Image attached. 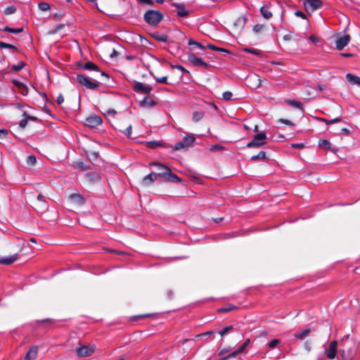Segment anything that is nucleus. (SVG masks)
<instances>
[{"mask_svg": "<svg viewBox=\"0 0 360 360\" xmlns=\"http://www.w3.org/2000/svg\"><path fill=\"white\" fill-rule=\"evenodd\" d=\"M25 65H26V63L23 61H21L16 65H13L11 66V69L13 71L18 72V71L21 70Z\"/></svg>", "mask_w": 360, "mask_h": 360, "instance_id": "72a5a7b5", "label": "nucleus"}, {"mask_svg": "<svg viewBox=\"0 0 360 360\" xmlns=\"http://www.w3.org/2000/svg\"><path fill=\"white\" fill-rule=\"evenodd\" d=\"M238 354H238V352L236 349L234 352H231L229 355H227V356H226L224 357H222L220 360H228L229 359L236 357Z\"/></svg>", "mask_w": 360, "mask_h": 360, "instance_id": "de8ad7c7", "label": "nucleus"}, {"mask_svg": "<svg viewBox=\"0 0 360 360\" xmlns=\"http://www.w3.org/2000/svg\"><path fill=\"white\" fill-rule=\"evenodd\" d=\"M292 148H304V143H292L291 145Z\"/></svg>", "mask_w": 360, "mask_h": 360, "instance_id": "e2e57ef3", "label": "nucleus"}, {"mask_svg": "<svg viewBox=\"0 0 360 360\" xmlns=\"http://www.w3.org/2000/svg\"><path fill=\"white\" fill-rule=\"evenodd\" d=\"M8 135V131L6 129H0V139H6Z\"/></svg>", "mask_w": 360, "mask_h": 360, "instance_id": "5fc2aeb1", "label": "nucleus"}, {"mask_svg": "<svg viewBox=\"0 0 360 360\" xmlns=\"http://www.w3.org/2000/svg\"><path fill=\"white\" fill-rule=\"evenodd\" d=\"M233 326H226L219 332V335H221V337H223L225 334L233 330Z\"/></svg>", "mask_w": 360, "mask_h": 360, "instance_id": "49530a36", "label": "nucleus"}, {"mask_svg": "<svg viewBox=\"0 0 360 360\" xmlns=\"http://www.w3.org/2000/svg\"><path fill=\"white\" fill-rule=\"evenodd\" d=\"M3 30L6 32L10 33H14V34H18L23 32L24 29L23 27H18V28H11L8 26H6Z\"/></svg>", "mask_w": 360, "mask_h": 360, "instance_id": "473e14b6", "label": "nucleus"}, {"mask_svg": "<svg viewBox=\"0 0 360 360\" xmlns=\"http://www.w3.org/2000/svg\"><path fill=\"white\" fill-rule=\"evenodd\" d=\"M224 148V146L217 144V145L212 146L211 148V150H222Z\"/></svg>", "mask_w": 360, "mask_h": 360, "instance_id": "0e129e2a", "label": "nucleus"}, {"mask_svg": "<svg viewBox=\"0 0 360 360\" xmlns=\"http://www.w3.org/2000/svg\"><path fill=\"white\" fill-rule=\"evenodd\" d=\"M151 165L159 167L160 168L164 169V172L162 173L158 174L159 177L161 178L163 181L167 182L181 181V179L176 174L172 172V170L169 167L157 162H152Z\"/></svg>", "mask_w": 360, "mask_h": 360, "instance_id": "7ed1b4c3", "label": "nucleus"}, {"mask_svg": "<svg viewBox=\"0 0 360 360\" xmlns=\"http://www.w3.org/2000/svg\"><path fill=\"white\" fill-rule=\"evenodd\" d=\"M195 141V138L193 136L187 135L184 136L182 141H179L174 146V150H179L181 149H188L189 147L193 146V143Z\"/></svg>", "mask_w": 360, "mask_h": 360, "instance_id": "6e6552de", "label": "nucleus"}, {"mask_svg": "<svg viewBox=\"0 0 360 360\" xmlns=\"http://www.w3.org/2000/svg\"><path fill=\"white\" fill-rule=\"evenodd\" d=\"M263 29H264V25L257 24L253 27L252 31L255 33H259V32H262Z\"/></svg>", "mask_w": 360, "mask_h": 360, "instance_id": "8fccbe9b", "label": "nucleus"}, {"mask_svg": "<svg viewBox=\"0 0 360 360\" xmlns=\"http://www.w3.org/2000/svg\"><path fill=\"white\" fill-rule=\"evenodd\" d=\"M260 12L262 16L266 19H270L273 16L272 13L269 11V8L266 6H262L260 8Z\"/></svg>", "mask_w": 360, "mask_h": 360, "instance_id": "bb28decb", "label": "nucleus"}, {"mask_svg": "<svg viewBox=\"0 0 360 360\" xmlns=\"http://www.w3.org/2000/svg\"><path fill=\"white\" fill-rule=\"evenodd\" d=\"M338 341L333 340L330 343L329 347L326 349L325 354L328 359H334L335 358L338 350Z\"/></svg>", "mask_w": 360, "mask_h": 360, "instance_id": "2eb2a0df", "label": "nucleus"}, {"mask_svg": "<svg viewBox=\"0 0 360 360\" xmlns=\"http://www.w3.org/2000/svg\"><path fill=\"white\" fill-rule=\"evenodd\" d=\"M205 116L203 111H195L193 113L192 120L194 122H198L201 120Z\"/></svg>", "mask_w": 360, "mask_h": 360, "instance_id": "c85d7f7f", "label": "nucleus"}, {"mask_svg": "<svg viewBox=\"0 0 360 360\" xmlns=\"http://www.w3.org/2000/svg\"><path fill=\"white\" fill-rule=\"evenodd\" d=\"M350 36L349 34L339 37L335 42L336 49L339 51L343 49L349 42Z\"/></svg>", "mask_w": 360, "mask_h": 360, "instance_id": "a211bd4d", "label": "nucleus"}, {"mask_svg": "<svg viewBox=\"0 0 360 360\" xmlns=\"http://www.w3.org/2000/svg\"><path fill=\"white\" fill-rule=\"evenodd\" d=\"M23 116L28 120H33V121H35L37 120V118L36 117H34V116H31V115H29L26 112H23Z\"/></svg>", "mask_w": 360, "mask_h": 360, "instance_id": "13d9d810", "label": "nucleus"}, {"mask_svg": "<svg viewBox=\"0 0 360 360\" xmlns=\"http://www.w3.org/2000/svg\"><path fill=\"white\" fill-rule=\"evenodd\" d=\"M0 49H10L15 51L17 50L16 47L11 44H7L0 41Z\"/></svg>", "mask_w": 360, "mask_h": 360, "instance_id": "a19ab883", "label": "nucleus"}, {"mask_svg": "<svg viewBox=\"0 0 360 360\" xmlns=\"http://www.w3.org/2000/svg\"><path fill=\"white\" fill-rule=\"evenodd\" d=\"M246 18L243 15L238 16L233 22L232 30L236 34H240L246 24Z\"/></svg>", "mask_w": 360, "mask_h": 360, "instance_id": "9b49d317", "label": "nucleus"}, {"mask_svg": "<svg viewBox=\"0 0 360 360\" xmlns=\"http://www.w3.org/2000/svg\"><path fill=\"white\" fill-rule=\"evenodd\" d=\"M34 206H35L36 209L41 210H42L46 207V201L44 200V196L42 194L39 193L38 195L37 198V202L34 204Z\"/></svg>", "mask_w": 360, "mask_h": 360, "instance_id": "5701e85b", "label": "nucleus"}, {"mask_svg": "<svg viewBox=\"0 0 360 360\" xmlns=\"http://www.w3.org/2000/svg\"><path fill=\"white\" fill-rule=\"evenodd\" d=\"M150 36L157 41L167 42L168 40V36L166 34H160L158 32H155L150 33Z\"/></svg>", "mask_w": 360, "mask_h": 360, "instance_id": "a878e982", "label": "nucleus"}, {"mask_svg": "<svg viewBox=\"0 0 360 360\" xmlns=\"http://www.w3.org/2000/svg\"><path fill=\"white\" fill-rule=\"evenodd\" d=\"M278 122H280V123H282V124H286V125H288V126H294L295 124L289 120H287V119H283V118H281L278 120Z\"/></svg>", "mask_w": 360, "mask_h": 360, "instance_id": "09e8293b", "label": "nucleus"}, {"mask_svg": "<svg viewBox=\"0 0 360 360\" xmlns=\"http://www.w3.org/2000/svg\"><path fill=\"white\" fill-rule=\"evenodd\" d=\"M16 12V8L14 6H9L4 9L5 15L13 14Z\"/></svg>", "mask_w": 360, "mask_h": 360, "instance_id": "58836bf2", "label": "nucleus"}, {"mask_svg": "<svg viewBox=\"0 0 360 360\" xmlns=\"http://www.w3.org/2000/svg\"><path fill=\"white\" fill-rule=\"evenodd\" d=\"M69 200L76 206H82L85 202L84 198L79 193L71 194L69 196Z\"/></svg>", "mask_w": 360, "mask_h": 360, "instance_id": "6ab92c4d", "label": "nucleus"}, {"mask_svg": "<svg viewBox=\"0 0 360 360\" xmlns=\"http://www.w3.org/2000/svg\"><path fill=\"white\" fill-rule=\"evenodd\" d=\"M159 177L158 174L155 172H151L146 175L142 180L139 182V186L141 188H146L150 186L153 184L154 181Z\"/></svg>", "mask_w": 360, "mask_h": 360, "instance_id": "f8f14e48", "label": "nucleus"}, {"mask_svg": "<svg viewBox=\"0 0 360 360\" xmlns=\"http://www.w3.org/2000/svg\"><path fill=\"white\" fill-rule=\"evenodd\" d=\"M157 101L153 99L151 97L146 96L140 102V105L142 106L154 107L157 105Z\"/></svg>", "mask_w": 360, "mask_h": 360, "instance_id": "393cba45", "label": "nucleus"}, {"mask_svg": "<svg viewBox=\"0 0 360 360\" xmlns=\"http://www.w3.org/2000/svg\"><path fill=\"white\" fill-rule=\"evenodd\" d=\"M98 77L89 78L85 75L77 74L74 80L86 89L94 90L98 87Z\"/></svg>", "mask_w": 360, "mask_h": 360, "instance_id": "f03ea898", "label": "nucleus"}, {"mask_svg": "<svg viewBox=\"0 0 360 360\" xmlns=\"http://www.w3.org/2000/svg\"><path fill=\"white\" fill-rule=\"evenodd\" d=\"M295 15L296 16L300 17V18H303V19H306V18H307V17H306V15H305L303 12H302V11H295Z\"/></svg>", "mask_w": 360, "mask_h": 360, "instance_id": "052dcab7", "label": "nucleus"}, {"mask_svg": "<svg viewBox=\"0 0 360 360\" xmlns=\"http://www.w3.org/2000/svg\"><path fill=\"white\" fill-rule=\"evenodd\" d=\"M265 139H266V133L264 131L259 132L253 136L252 140L248 142L246 146L248 148H259L266 144Z\"/></svg>", "mask_w": 360, "mask_h": 360, "instance_id": "423d86ee", "label": "nucleus"}, {"mask_svg": "<svg viewBox=\"0 0 360 360\" xmlns=\"http://www.w3.org/2000/svg\"><path fill=\"white\" fill-rule=\"evenodd\" d=\"M232 93L231 91H225L223 93L222 96L225 101H230L232 98Z\"/></svg>", "mask_w": 360, "mask_h": 360, "instance_id": "603ef678", "label": "nucleus"}, {"mask_svg": "<svg viewBox=\"0 0 360 360\" xmlns=\"http://www.w3.org/2000/svg\"><path fill=\"white\" fill-rule=\"evenodd\" d=\"M303 5L307 13H313L322 6L321 0H303Z\"/></svg>", "mask_w": 360, "mask_h": 360, "instance_id": "9d476101", "label": "nucleus"}, {"mask_svg": "<svg viewBox=\"0 0 360 360\" xmlns=\"http://www.w3.org/2000/svg\"><path fill=\"white\" fill-rule=\"evenodd\" d=\"M172 6H175L178 9L177 15L179 17H187L189 13L186 11L184 4L173 3Z\"/></svg>", "mask_w": 360, "mask_h": 360, "instance_id": "4be33fe9", "label": "nucleus"}, {"mask_svg": "<svg viewBox=\"0 0 360 360\" xmlns=\"http://www.w3.org/2000/svg\"><path fill=\"white\" fill-rule=\"evenodd\" d=\"M37 162V158L34 155H29L26 159V163L28 166H33Z\"/></svg>", "mask_w": 360, "mask_h": 360, "instance_id": "4c0bfd02", "label": "nucleus"}, {"mask_svg": "<svg viewBox=\"0 0 360 360\" xmlns=\"http://www.w3.org/2000/svg\"><path fill=\"white\" fill-rule=\"evenodd\" d=\"M188 60L194 66L202 67L205 69H207L209 67V65L207 63H205L201 58H198L194 54H190L188 56Z\"/></svg>", "mask_w": 360, "mask_h": 360, "instance_id": "dca6fc26", "label": "nucleus"}, {"mask_svg": "<svg viewBox=\"0 0 360 360\" xmlns=\"http://www.w3.org/2000/svg\"><path fill=\"white\" fill-rule=\"evenodd\" d=\"M64 102V97L62 94H59L57 98L58 104L60 105Z\"/></svg>", "mask_w": 360, "mask_h": 360, "instance_id": "69168bd1", "label": "nucleus"}, {"mask_svg": "<svg viewBox=\"0 0 360 360\" xmlns=\"http://www.w3.org/2000/svg\"><path fill=\"white\" fill-rule=\"evenodd\" d=\"M82 68L86 70L94 71L96 72L94 77L109 78V75L100 70L99 67L91 61H88L82 65Z\"/></svg>", "mask_w": 360, "mask_h": 360, "instance_id": "0eeeda50", "label": "nucleus"}, {"mask_svg": "<svg viewBox=\"0 0 360 360\" xmlns=\"http://www.w3.org/2000/svg\"><path fill=\"white\" fill-rule=\"evenodd\" d=\"M155 80H156V82H158L159 83H162V84H167L168 83L167 76H164V77H156Z\"/></svg>", "mask_w": 360, "mask_h": 360, "instance_id": "864d4df0", "label": "nucleus"}, {"mask_svg": "<svg viewBox=\"0 0 360 360\" xmlns=\"http://www.w3.org/2000/svg\"><path fill=\"white\" fill-rule=\"evenodd\" d=\"M188 44L189 46L194 45V46H197L198 48L202 49V50L205 49V46L202 44L193 40V39H190L188 40Z\"/></svg>", "mask_w": 360, "mask_h": 360, "instance_id": "ea45409f", "label": "nucleus"}, {"mask_svg": "<svg viewBox=\"0 0 360 360\" xmlns=\"http://www.w3.org/2000/svg\"><path fill=\"white\" fill-rule=\"evenodd\" d=\"M27 124V120L25 117V119L22 120L20 123H19V126L21 127V128H25Z\"/></svg>", "mask_w": 360, "mask_h": 360, "instance_id": "680f3d73", "label": "nucleus"}, {"mask_svg": "<svg viewBox=\"0 0 360 360\" xmlns=\"http://www.w3.org/2000/svg\"><path fill=\"white\" fill-rule=\"evenodd\" d=\"M143 19L148 25L157 26L163 20V15L158 11L148 10L144 13Z\"/></svg>", "mask_w": 360, "mask_h": 360, "instance_id": "39448f33", "label": "nucleus"}, {"mask_svg": "<svg viewBox=\"0 0 360 360\" xmlns=\"http://www.w3.org/2000/svg\"><path fill=\"white\" fill-rule=\"evenodd\" d=\"M238 307L236 306L230 304L228 307H223V308H220V309H217V312L218 313H226V312H229L233 309H236Z\"/></svg>", "mask_w": 360, "mask_h": 360, "instance_id": "e433bc0d", "label": "nucleus"}, {"mask_svg": "<svg viewBox=\"0 0 360 360\" xmlns=\"http://www.w3.org/2000/svg\"><path fill=\"white\" fill-rule=\"evenodd\" d=\"M346 79L352 85H358L360 86V77L352 75V73H347L346 75Z\"/></svg>", "mask_w": 360, "mask_h": 360, "instance_id": "b1692460", "label": "nucleus"}, {"mask_svg": "<svg viewBox=\"0 0 360 360\" xmlns=\"http://www.w3.org/2000/svg\"><path fill=\"white\" fill-rule=\"evenodd\" d=\"M38 7L42 11H46L50 8L49 4L46 2H40L38 4Z\"/></svg>", "mask_w": 360, "mask_h": 360, "instance_id": "79ce46f5", "label": "nucleus"}, {"mask_svg": "<svg viewBox=\"0 0 360 360\" xmlns=\"http://www.w3.org/2000/svg\"><path fill=\"white\" fill-rule=\"evenodd\" d=\"M214 333V331L212 330H210V331H207V332H205V333H201V334H199L196 336V338H199V337H204V336H207V337H209L211 335H212Z\"/></svg>", "mask_w": 360, "mask_h": 360, "instance_id": "4d7b16f0", "label": "nucleus"}, {"mask_svg": "<svg viewBox=\"0 0 360 360\" xmlns=\"http://www.w3.org/2000/svg\"><path fill=\"white\" fill-rule=\"evenodd\" d=\"M102 119L98 115H91L85 119L86 126L94 128L102 124Z\"/></svg>", "mask_w": 360, "mask_h": 360, "instance_id": "4468645a", "label": "nucleus"}, {"mask_svg": "<svg viewBox=\"0 0 360 360\" xmlns=\"http://www.w3.org/2000/svg\"><path fill=\"white\" fill-rule=\"evenodd\" d=\"M319 120L321 121V122H323L324 123H326V124H334V123H337V122H339L342 120L341 117H335L333 120H327L326 118H323V117H316Z\"/></svg>", "mask_w": 360, "mask_h": 360, "instance_id": "2f4dec72", "label": "nucleus"}, {"mask_svg": "<svg viewBox=\"0 0 360 360\" xmlns=\"http://www.w3.org/2000/svg\"><path fill=\"white\" fill-rule=\"evenodd\" d=\"M266 153L264 151H259L258 154L252 155L250 158L251 161H255L257 160H265L266 159Z\"/></svg>", "mask_w": 360, "mask_h": 360, "instance_id": "c756f323", "label": "nucleus"}, {"mask_svg": "<svg viewBox=\"0 0 360 360\" xmlns=\"http://www.w3.org/2000/svg\"><path fill=\"white\" fill-rule=\"evenodd\" d=\"M285 102L293 108H296L300 109L302 111H304L303 105L300 101L288 99L285 100Z\"/></svg>", "mask_w": 360, "mask_h": 360, "instance_id": "cd10ccee", "label": "nucleus"}, {"mask_svg": "<svg viewBox=\"0 0 360 360\" xmlns=\"http://www.w3.org/2000/svg\"><path fill=\"white\" fill-rule=\"evenodd\" d=\"M64 27H65L64 24H60V25H56L55 27V32H59L61 29H63Z\"/></svg>", "mask_w": 360, "mask_h": 360, "instance_id": "774afa93", "label": "nucleus"}, {"mask_svg": "<svg viewBox=\"0 0 360 360\" xmlns=\"http://www.w3.org/2000/svg\"><path fill=\"white\" fill-rule=\"evenodd\" d=\"M95 349L94 345H82L76 349V354L79 358L89 356L94 352Z\"/></svg>", "mask_w": 360, "mask_h": 360, "instance_id": "1a4fd4ad", "label": "nucleus"}, {"mask_svg": "<svg viewBox=\"0 0 360 360\" xmlns=\"http://www.w3.org/2000/svg\"><path fill=\"white\" fill-rule=\"evenodd\" d=\"M19 92L22 95V96H27L28 94V92H29V88L27 87V85H25V84H23V85L22 86V87L18 89Z\"/></svg>", "mask_w": 360, "mask_h": 360, "instance_id": "37998d69", "label": "nucleus"}, {"mask_svg": "<svg viewBox=\"0 0 360 360\" xmlns=\"http://www.w3.org/2000/svg\"><path fill=\"white\" fill-rule=\"evenodd\" d=\"M340 347L342 348L340 349L341 356L344 358L346 353L351 354L356 348V342L353 339L350 335H345L340 342Z\"/></svg>", "mask_w": 360, "mask_h": 360, "instance_id": "f257e3e1", "label": "nucleus"}, {"mask_svg": "<svg viewBox=\"0 0 360 360\" xmlns=\"http://www.w3.org/2000/svg\"><path fill=\"white\" fill-rule=\"evenodd\" d=\"M151 316H153V314H143L133 316L130 318V319L132 321H136L139 319L150 317Z\"/></svg>", "mask_w": 360, "mask_h": 360, "instance_id": "c9c22d12", "label": "nucleus"}, {"mask_svg": "<svg viewBox=\"0 0 360 360\" xmlns=\"http://www.w3.org/2000/svg\"><path fill=\"white\" fill-rule=\"evenodd\" d=\"M171 68L172 69H178V70H180L181 71L184 72H186V73H188L189 74V71H188L187 70H186L183 66L180 65H172L171 64Z\"/></svg>", "mask_w": 360, "mask_h": 360, "instance_id": "3c124183", "label": "nucleus"}, {"mask_svg": "<svg viewBox=\"0 0 360 360\" xmlns=\"http://www.w3.org/2000/svg\"><path fill=\"white\" fill-rule=\"evenodd\" d=\"M111 124L115 129L121 131L128 138L131 137L132 127L131 124L128 123L125 119L114 117L111 121Z\"/></svg>", "mask_w": 360, "mask_h": 360, "instance_id": "20e7f679", "label": "nucleus"}, {"mask_svg": "<svg viewBox=\"0 0 360 360\" xmlns=\"http://www.w3.org/2000/svg\"><path fill=\"white\" fill-rule=\"evenodd\" d=\"M162 145V143L160 141H148L146 143L147 147L151 149H154L158 146H161Z\"/></svg>", "mask_w": 360, "mask_h": 360, "instance_id": "f704fd0d", "label": "nucleus"}, {"mask_svg": "<svg viewBox=\"0 0 360 360\" xmlns=\"http://www.w3.org/2000/svg\"><path fill=\"white\" fill-rule=\"evenodd\" d=\"M243 51L246 52V53H251L255 54L256 56H260L261 55L260 51L259 50H257V49H250V48H245V49H243Z\"/></svg>", "mask_w": 360, "mask_h": 360, "instance_id": "a18cd8bd", "label": "nucleus"}, {"mask_svg": "<svg viewBox=\"0 0 360 360\" xmlns=\"http://www.w3.org/2000/svg\"><path fill=\"white\" fill-rule=\"evenodd\" d=\"M245 348L246 347L243 344L236 349V351L238 354H241L245 351Z\"/></svg>", "mask_w": 360, "mask_h": 360, "instance_id": "338daca9", "label": "nucleus"}, {"mask_svg": "<svg viewBox=\"0 0 360 360\" xmlns=\"http://www.w3.org/2000/svg\"><path fill=\"white\" fill-rule=\"evenodd\" d=\"M12 83L18 88H20L22 87V86L23 85L24 83L17 80V79H13L12 80Z\"/></svg>", "mask_w": 360, "mask_h": 360, "instance_id": "6e6d98bb", "label": "nucleus"}, {"mask_svg": "<svg viewBox=\"0 0 360 360\" xmlns=\"http://www.w3.org/2000/svg\"><path fill=\"white\" fill-rule=\"evenodd\" d=\"M38 347L36 345L32 346L25 356V360H34L38 354Z\"/></svg>", "mask_w": 360, "mask_h": 360, "instance_id": "412c9836", "label": "nucleus"}, {"mask_svg": "<svg viewBox=\"0 0 360 360\" xmlns=\"http://www.w3.org/2000/svg\"><path fill=\"white\" fill-rule=\"evenodd\" d=\"M219 349H220L219 353V356H222L224 354L228 352L230 350L229 348H221V345L219 347Z\"/></svg>", "mask_w": 360, "mask_h": 360, "instance_id": "bf43d9fd", "label": "nucleus"}, {"mask_svg": "<svg viewBox=\"0 0 360 360\" xmlns=\"http://www.w3.org/2000/svg\"><path fill=\"white\" fill-rule=\"evenodd\" d=\"M311 332L310 328H307L301 331L300 333H295L294 335L295 338L299 340H303L306 336H307Z\"/></svg>", "mask_w": 360, "mask_h": 360, "instance_id": "7c9ffc66", "label": "nucleus"}, {"mask_svg": "<svg viewBox=\"0 0 360 360\" xmlns=\"http://www.w3.org/2000/svg\"><path fill=\"white\" fill-rule=\"evenodd\" d=\"M153 88L149 85H146L142 82H136L133 85V90L136 93L148 94Z\"/></svg>", "mask_w": 360, "mask_h": 360, "instance_id": "ddd939ff", "label": "nucleus"}, {"mask_svg": "<svg viewBox=\"0 0 360 360\" xmlns=\"http://www.w3.org/2000/svg\"><path fill=\"white\" fill-rule=\"evenodd\" d=\"M319 146L324 150H329L334 154H336L338 151V148L331 147L330 142L326 139H319Z\"/></svg>", "mask_w": 360, "mask_h": 360, "instance_id": "aec40b11", "label": "nucleus"}, {"mask_svg": "<svg viewBox=\"0 0 360 360\" xmlns=\"http://www.w3.org/2000/svg\"><path fill=\"white\" fill-rule=\"evenodd\" d=\"M281 342V340L278 339H274L271 342L268 343V347L270 349H274L279 343Z\"/></svg>", "mask_w": 360, "mask_h": 360, "instance_id": "c03bdc74", "label": "nucleus"}, {"mask_svg": "<svg viewBox=\"0 0 360 360\" xmlns=\"http://www.w3.org/2000/svg\"><path fill=\"white\" fill-rule=\"evenodd\" d=\"M21 251L20 248L13 255L6 257H0V264L4 265H10L15 262L18 259L19 252Z\"/></svg>", "mask_w": 360, "mask_h": 360, "instance_id": "f3484780", "label": "nucleus"}]
</instances>
